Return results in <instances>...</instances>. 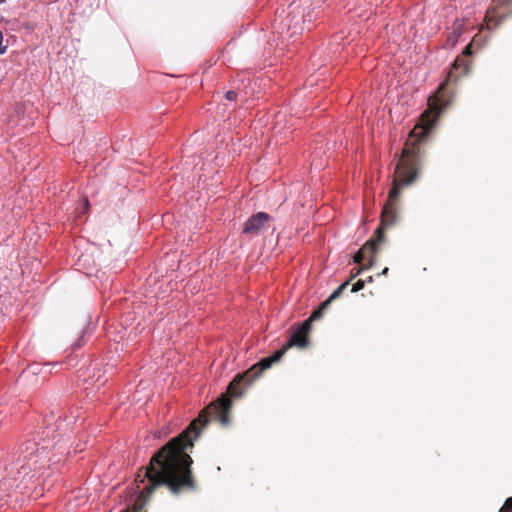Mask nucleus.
<instances>
[{"label": "nucleus", "mask_w": 512, "mask_h": 512, "mask_svg": "<svg viewBox=\"0 0 512 512\" xmlns=\"http://www.w3.org/2000/svg\"><path fill=\"white\" fill-rule=\"evenodd\" d=\"M237 97H238V93L236 91H233V90L227 91L226 94H225V98L228 101H235V100H237Z\"/></svg>", "instance_id": "12"}, {"label": "nucleus", "mask_w": 512, "mask_h": 512, "mask_svg": "<svg viewBox=\"0 0 512 512\" xmlns=\"http://www.w3.org/2000/svg\"><path fill=\"white\" fill-rule=\"evenodd\" d=\"M2 41H3V34L2 32L0 31V55H3L6 53V50H7V46H3L2 45Z\"/></svg>", "instance_id": "13"}, {"label": "nucleus", "mask_w": 512, "mask_h": 512, "mask_svg": "<svg viewBox=\"0 0 512 512\" xmlns=\"http://www.w3.org/2000/svg\"><path fill=\"white\" fill-rule=\"evenodd\" d=\"M472 54L471 44L467 45L462 54L453 62L447 73L445 80L439 85L436 92L428 98V109L423 112L420 123L410 132L405 146L418 147L420 152L421 143L430 135L435 127L439 115L450 105L453 98L451 84L458 81L470 71V61L468 58Z\"/></svg>", "instance_id": "3"}, {"label": "nucleus", "mask_w": 512, "mask_h": 512, "mask_svg": "<svg viewBox=\"0 0 512 512\" xmlns=\"http://www.w3.org/2000/svg\"><path fill=\"white\" fill-rule=\"evenodd\" d=\"M510 17H512V0H492L484 21L487 29L492 30Z\"/></svg>", "instance_id": "5"}, {"label": "nucleus", "mask_w": 512, "mask_h": 512, "mask_svg": "<svg viewBox=\"0 0 512 512\" xmlns=\"http://www.w3.org/2000/svg\"><path fill=\"white\" fill-rule=\"evenodd\" d=\"M310 329L311 327L309 326V321H303L297 326H292L290 328L291 334L286 345L275 351L271 356L261 359L258 363L254 364L244 373L235 376V378L229 383L227 387V393L229 396H242L244 389L250 386L252 382L258 378L263 371L270 368L273 363L278 362L290 347H307L309 344Z\"/></svg>", "instance_id": "4"}, {"label": "nucleus", "mask_w": 512, "mask_h": 512, "mask_svg": "<svg viewBox=\"0 0 512 512\" xmlns=\"http://www.w3.org/2000/svg\"><path fill=\"white\" fill-rule=\"evenodd\" d=\"M62 424L61 416L55 424H49L36 432L19 447V457L15 463L9 468L12 477L5 478L1 482V487L9 485L11 487L20 488L21 485L27 487L30 480L38 477V472L50 467L60 461L54 453L50 456L51 448L56 449V445L60 441L58 429ZM57 448V450H59Z\"/></svg>", "instance_id": "2"}, {"label": "nucleus", "mask_w": 512, "mask_h": 512, "mask_svg": "<svg viewBox=\"0 0 512 512\" xmlns=\"http://www.w3.org/2000/svg\"><path fill=\"white\" fill-rule=\"evenodd\" d=\"M364 269H367L365 265H362V267L360 268H353L351 270V275H350V278L347 280V281H351L352 279H354L355 277H357L358 275H360V273L362 272V270Z\"/></svg>", "instance_id": "11"}, {"label": "nucleus", "mask_w": 512, "mask_h": 512, "mask_svg": "<svg viewBox=\"0 0 512 512\" xmlns=\"http://www.w3.org/2000/svg\"><path fill=\"white\" fill-rule=\"evenodd\" d=\"M88 206H89V202H88V200L85 198V199H84V203H83L82 208H81L83 213H85V211L87 210Z\"/></svg>", "instance_id": "15"}, {"label": "nucleus", "mask_w": 512, "mask_h": 512, "mask_svg": "<svg viewBox=\"0 0 512 512\" xmlns=\"http://www.w3.org/2000/svg\"><path fill=\"white\" fill-rule=\"evenodd\" d=\"M349 286V281L342 283L325 301H323L318 308L325 312L330 306L331 302L340 297L343 291Z\"/></svg>", "instance_id": "8"}, {"label": "nucleus", "mask_w": 512, "mask_h": 512, "mask_svg": "<svg viewBox=\"0 0 512 512\" xmlns=\"http://www.w3.org/2000/svg\"><path fill=\"white\" fill-rule=\"evenodd\" d=\"M365 286V281L362 279H359L357 282H355L351 288V292H358L362 290Z\"/></svg>", "instance_id": "10"}, {"label": "nucleus", "mask_w": 512, "mask_h": 512, "mask_svg": "<svg viewBox=\"0 0 512 512\" xmlns=\"http://www.w3.org/2000/svg\"><path fill=\"white\" fill-rule=\"evenodd\" d=\"M499 512H511V511H508V509H505V505H503Z\"/></svg>", "instance_id": "17"}, {"label": "nucleus", "mask_w": 512, "mask_h": 512, "mask_svg": "<svg viewBox=\"0 0 512 512\" xmlns=\"http://www.w3.org/2000/svg\"><path fill=\"white\" fill-rule=\"evenodd\" d=\"M365 282H372L373 281V277L372 276H369L366 280H364Z\"/></svg>", "instance_id": "19"}, {"label": "nucleus", "mask_w": 512, "mask_h": 512, "mask_svg": "<svg viewBox=\"0 0 512 512\" xmlns=\"http://www.w3.org/2000/svg\"><path fill=\"white\" fill-rule=\"evenodd\" d=\"M464 30V22L461 19H456L451 27L447 29V40L446 46L453 47L458 38L461 36Z\"/></svg>", "instance_id": "7"}, {"label": "nucleus", "mask_w": 512, "mask_h": 512, "mask_svg": "<svg viewBox=\"0 0 512 512\" xmlns=\"http://www.w3.org/2000/svg\"><path fill=\"white\" fill-rule=\"evenodd\" d=\"M324 312L322 310H320V308H317L316 310H314L312 312V314L310 315V317L308 319H306L305 321H309V326L311 327V323L313 321H316V320H319L322 318Z\"/></svg>", "instance_id": "9"}, {"label": "nucleus", "mask_w": 512, "mask_h": 512, "mask_svg": "<svg viewBox=\"0 0 512 512\" xmlns=\"http://www.w3.org/2000/svg\"><path fill=\"white\" fill-rule=\"evenodd\" d=\"M499 512H511V511H508V509H505V505H503Z\"/></svg>", "instance_id": "18"}, {"label": "nucleus", "mask_w": 512, "mask_h": 512, "mask_svg": "<svg viewBox=\"0 0 512 512\" xmlns=\"http://www.w3.org/2000/svg\"><path fill=\"white\" fill-rule=\"evenodd\" d=\"M389 269L385 267L379 275H387Z\"/></svg>", "instance_id": "16"}, {"label": "nucleus", "mask_w": 512, "mask_h": 512, "mask_svg": "<svg viewBox=\"0 0 512 512\" xmlns=\"http://www.w3.org/2000/svg\"><path fill=\"white\" fill-rule=\"evenodd\" d=\"M272 217L266 212H258L250 216L243 225L242 233L251 237L258 236L270 227Z\"/></svg>", "instance_id": "6"}, {"label": "nucleus", "mask_w": 512, "mask_h": 512, "mask_svg": "<svg viewBox=\"0 0 512 512\" xmlns=\"http://www.w3.org/2000/svg\"><path fill=\"white\" fill-rule=\"evenodd\" d=\"M5 1H6V0H0V3H3V2H5Z\"/></svg>", "instance_id": "21"}, {"label": "nucleus", "mask_w": 512, "mask_h": 512, "mask_svg": "<svg viewBox=\"0 0 512 512\" xmlns=\"http://www.w3.org/2000/svg\"><path fill=\"white\" fill-rule=\"evenodd\" d=\"M422 160L423 155L418 147L408 145L403 148L395 169V178L387 202L381 213V223L375 230L373 237L355 253L353 257L355 263L363 265V261L367 258L366 268H371L375 264L378 247L385 241L384 229L397 221L401 188L415 182L421 169Z\"/></svg>", "instance_id": "1"}, {"label": "nucleus", "mask_w": 512, "mask_h": 512, "mask_svg": "<svg viewBox=\"0 0 512 512\" xmlns=\"http://www.w3.org/2000/svg\"><path fill=\"white\" fill-rule=\"evenodd\" d=\"M73 347H74V348H76V349H77V348H80V347H81V343L77 342V343H75V344L73 345Z\"/></svg>", "instance_id": "20"}, {"label": "nucleus", "mask_w": 512, "mask_h": 512, "mask_svg": "<svg viewBox=\"0 0 512 512\" xmlns=\"http://www.w3.org/2000/svg\"><path fill=\"white\" fill-rule=\"evenodd\" d=\"M504 505L505 509H508V511H512V497L507 498Z\"/></svg>", "instance_id": "14"}]
</instances>
